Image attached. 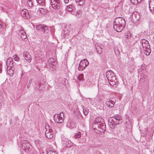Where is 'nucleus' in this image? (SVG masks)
I'll return each instance as SVG.
<instances>
[{"mask_svg":"<svg viewBox=\"0 0 154 154\" xmlns=\"http://www.w3.org/2000/svg\"><path fill=\"white\" fill-rule=\"evenodd\" d=\"M103 120L100 117H98L95 119L93 125H98L103 124Z\"/></svg>","mask_w":154,"mask_h":154,"instance_id":"obj_12","label":"nucleus"},{"mask_svg":"<svg viewBox=\"0 0 154 154\" xmlns=\"http://www.w3.org/2000/svg\"><path fill=\"white\" fill-rule=\"evenodd\" d=\"M51 3L52 8L54 9H59L61 6L60 0H51Z\"/></svg>","mask_w":154,"mask_h":154,"instance_id":"obj_7","label":"nucleus"},{"mask_svg":"<svg viewBox=\"0 0 154 154\" xmlns=\"http://www.w3.org/2000/svg\"><path fill=\"white\" fill-rule=\"evenodd\" d=\"M125 20L122 17L116 18L113 23V28L117 32L122 31L125 26Z\"/></svg>","mask_w":154,"mask_h":154,"instance_id":"obj_1","label":"nucleus"},{"mask_svg":"<svg viewBox=\"0 0 154 154\" xmlns=\"http://www.w3.org/2000/svg\"><path fill=\"white\" fill-rule=\"evenodd\" d=\"M14 68L13 66L11 68H7V72L8 73L10 76H12L14 73Z\"/></svg>","mask_w":154,"mask_h":154,"instance_id":"obj_17","label":"nucleus"},{"mask_svg":"<svg viewBox=\"0 0 154 154\" xmlns=\"http://www.w3.org/2000/svg\"><path fill=\"white\" fill-rule=\"evenodd\" d=\"M61 13L60 12V15H62L61 14Z\"/></svg>","mask_w":154,"mask_h":154,"instance_id":"obj_49","label":"nucleus"},{"mask_svg":"<svg viewBox=\"0 0 154 154\" xmlns=\"http://www.w3.org/2000/svg\"><path fill=\"white\" fill-rule=\"evenodd\" d=\"M47 154H57V153L55 152L50 151L48 152Z\"/></svg>","mask_w":154,"mask_h":154,"instance_id":"obj_38","label":"nucleus"},{"mask_svg":"<svg viewBox=\"0 0 154 154\" xmlns=\"http://www.w3.org/2000/svg\"><path fill=\"white\" fill-rule=\"evenodd\" d=\"M2 64L0 63V67H2Z\"/></svg>","mask_w":154,"mask_h":154,"instance_id":"obj_48","label":"nucleus"},{"mask_svg":"<svg viewBox=\"0 0 154 154\" xmlns=\"http://www.w3.org/2000/svg\"><path fill=\"white\" fill-rule=\"evenodd\" d=\"M2 24L0 23V29H1L2 27Z\"/></svg>","mask_w":154,"mask_h":154,"instance_id":"obj_45","label":"nucleus"},{"mask_svg":"<svg viewBox=\"0 0 154 154\" xmlns=\"http://www.w3.org/2000/svg\"><path fill=\"white\" fill-rule=\"evenodd\" d=\"M109 125H112V128L113 125L121 124L122 122V120L120 116L115 115L114 117L109 119Z\"/></svg>","mask_w":154,"mask_h":154,"instance_id":"obj_2","label":"nucleus"},{"mask_svg":"<svg viewBox=\"0 0 154 154\" xmlns=\"http://www.w3.org/2000/svg\"><path fill=\"white\" fill-rule=\"evenodd\" d=\"M149 3L151 5V7L153 8V7L154 5V0H150Z\"/></svg>","mask_w":154,"mask_h":154,"instance_id":"obj_36","label":"nucleus"},{"mask_svg":"<svg viewBox=\"0 0 154 154\" xmlns=\"http://www.w3.org/2000/svg\"><path fill=\"white\" fill-rule=\"evenodd\" d=\"M13 59L16 61H18L19 60V58L17 55H14L13 56Z\"/></svg>","mask_w":154,"mask_h":154,"instance_id":"obj_33","label":"nucleus"},{"mask_svg":"<svg viewBox=\"0 0 154 154\" xmlns=\"http://www.w3.org/2000/svg\"><path fill=\"white\" fill-rule=\"evenodd\" d=\"M52 58H50L49 60V62H54V60H53V61H52Z\"/></svg>","mask_w":154,"mask_h":154,"instance_id":"obj_42","label":"nucleus"},{"mask_svg":"<svg viewBox=\"0 0 154 154\" xmlns=\"http://www.w3.org/2000/svg\"><path fill=\"white\" fill-rule=\"evenodd\" d=\"M38 5L41 6L43 7H45V0H37Z\"/></svg>","mask_w":154,"mask_h":154,"instance_id":"obj_22","label":"nucleus"},{"mask_svg":"<svg viewBox=\"0 0 154 154\" xmlns=\"http://www.w3.org/2000/svg\"><path fill=\"white\" fill-rule=\"evenodd\" d=\"M2 67H0V73H2Z\"/></svg>","mask_w":154,"mask_h":154,"instance_id":"obj_44","label":"nucleus"},{"mask_svg":"<svg viewBox=\"0 0 154 154\" xmlns=\"http://www.w3.org/2000/svg\"><path fill=\"white\" fill-rule=\"evenodd\" d=\"M31 1L32 0H30L29 1L27 0V3L29 6H32V5Z\"/></svg>","mask_w":154,"mask_h":154,"instance_id":"obj_37","label":"nucleus"},{"mask_svg":"<svg viewBox=\"0 0 154 154\" xmlns=\"http://www.w3.org/2000/svg\"><path fill=\"white\" fill-rule=\"evenodd\" d=\"M89 100V101L91 103H93V101H92V99L91 98H87Z\"/></svg>","mask_w":154,"mask_h":154,"instance_id":"obj_39","label":"nucleus"},{"mask_svg":"<svg viewBox=\"0 0 154 154\" xmlns=\"http://www.w3.org/2000/svg\"><path fill=\"white\" fill-rule=\"evenodd\" d=\"M81 136V134L79 132L75 134L74 136V137L75 138H79Z\"/></svg>","mask_w":154,"mask_h":154,"instance_id":"obj_32","label":"nucleus"},{"mask_svg":"<svg viewBox=\"0 0 154 154\" xmlns=\"http://www.w3.org/2000/svg\"><path fill=\"white\" fill-rule=\"evenodd\" d=\"M132 36V35L130 31H128L126 32L125 35V37L126 41L128 44H130V43L132 42L133 40Z\"/></svg>","mask_w":154,"mask_h":154,"instance_id":"obj_8","label":"nucleus"},{"mask_svg":"<svg viewBox=\"0 0 154 154\" xmlns=\"http://www.w3.org/2000/svg\"><path fill=\"white\" fill-rule=\"evenodd\" d=\"M30 86V85L29 84V83L28 84V85H27V87L28 88H29V87Z\"/></svg>","mask_w":154,"mask_h":154,"instance_id":"obj_43","label":"nucleus"},{"mask_svg":"<svg viewBox=\"0 0 154 154\" xmlns=\"http://www.w3.org/2000/svg\"><path fill=\"white\" fill-rule=\"evenodd\" d=\"M19 34L21 38L22 39L24 40L27 37L26 33L24 31L23 29L22 28L20 30L19 32Z\"/></svg>","mask_w":154,"mask_h":154,"instance_id":"obj_16","label":"nucleus"},{"mask_svg":"<svg viewBox=\"0 0 154 154\" xmlns=\"http://www.w3.org/2000/svg\"><path fill=\"white\" fill-rule=\"evenodd\" d=\"M83 110L85 115H86L88 114L89 112V110L88 109L85 107H83Z\"/></svg>","mask_w":154,"mask_h":154,"instance_id":"obj_28","label":"nucleus"},{"mask_svg":"<svg viewBox=\"0 0 154 154\" xmlns=\"http://www.w3.org/2000/svg\"><path fill=\"white\" fill-rule=\"evenodd\" d=\"M151 41L152 43L154 44V36L151 39Z\"/></svg>","mask_w":154,"mask_h":154,"instance_id":"obj_40","label":"nucleus"},{"mask_svg":"<svg viewBox=\"0 0 154 154\" xmlns=\"http://www.w3.org/2000/svg\"><path fill=\"white\" fill-rule=\"evenodd\" d=\"M146 69V66L145 65H142L140 69H138V71L140 73H143L142 70H145Z\"/></svg>","mask_w":154,"mask_h":154,"instance_id":"obj_25","label":"nucleus"},{"mask_svg":"<svg viewBox=\"0 0 154 154\" xmlns=\"http://www.w3.org/2000/svg\"><path fill=\"white\" fill-rule=\"evenodd\" d=\"M72 145V143L70 140H67L66 142V146L67 147H70Z\"/></svg>","mask_w":154,"mask_h":154,"instance_id":"obj_26","label":"nucleus"},{"mask_svg":"<svg viewBox=\"0 0 154 154\" xmlns=\"http://www.w3.org/2000/svg\"><path fill=\"white\" fill-rule=\"evenodd\" d=\"M131 2L134 5H137L139 3L138 0H130Z\"/></svg>","mask_w":154,"mask_h":154,"instance_id":"obj_31","label":"nucleus"},{"mask_svg":"<svg viewBox=\"0 0 154 154\" xmlns=\"http://www.w3.org/2000/svg\"><path fill=\"white\" fill-rule=\"evenodd\" d=\"M106 76L109 81V79H112L114 77V76L113 73L111 70H107L106 72Z\"/></svg>","mask_w":154,"mask_h":154,"instance_id":"obj_15","label":"nucleus"},{"mask_svg":"<svg viewBox=\"0 0 154 154\" xmlns=\"http://www.w3.org/2000/svg\"><path fill=\"white\" fill-rule=\"evenodd\" d=\"M38 12L42 15H44L47 13V10L43 8H39L38 10Z\"/></svg>","mask_w":154,"mask_h":154,"instance_id":"obj_23","label":"nucleus"},{"mask_svg":"<svg viewBox=\"0 0 154 154\" xmlns=\"http://www.w3.org/2000/svg\"><path fill=\"white\" fill-rule=\"evenodd\" d=\"M92 104L94 106H96L97 105L98 103V100L97 98H94L93 100Z\"/></svg>","mask_w":154,"mask_h":154,"instance_id":"obj_29","label":"nucleus"},{"mask_svg":"<svg viewBox=\"0 0 154 154\" xmlns=\"http://www.w3.org/2000/svg\"><path fill=\"white\" fill-rule=\"evenodd\" d=\"M45 134L46 137L49 139H50L52 137V134L51 130H47L45 132Z\"/></svg>","mask_w":154,"mask_h":154,"instance_id":"obj_19","label":"nucleus"},{"mask_svg":"<svg viewBox=\"0 0 154 154\" xmlns=\"http://www.w3.org/2000/svg\"><path fill=\"white\" fill-rule=\"evenodd\" d=\"M3 94L2 91L0 90V108L3 106L4 103V100L3 99Z\"/></svg>","mask_w":154,"mask_h":154,"instance_id":"obj_18","label":"nucleus"},{"mask_svg":"<svg viewBox=\"0 0 154 154\" xmlns=\"http://www.w3.org/2000/svg\"><path fill=\"white\" fill-rule=\"evenodd\" d=\"M151 5L150 4H149V8L150 9V11L152 13H154V5L153 7V8L151 7Z\"/></svg>","mask_w":154,"mask_h":154,"instance_id":"obj_35","label":"nucleus"},{"mask_svg":"<svg viewBox=\"0 0 154 154\" xmlns=\"http://www.w3.org/2000/svg\"><path fill=\"white\" fill-rule=\"evenodd\" d=\"M144 51V53L146 55L148 56L150 54L151 52V50L150 49V47L146 48L145 49L143 50Z\"/></svg>","mask_w":154,"mask_h":154,"instance_id":"obj_21","label":"nucleus"},{"mask_svg":"<svg viewBox=\"0 0 154 154\" xmlns=\"http://www.w3.org/2000/svg\"><path fill=\"white\" fill-rule=\"evenodd\" d=\"M109 107H112L114 105V102L112 100H108L106 103Z\"/></svg>","mask_w":154,"mask_h":154,"instance_id":"obj_20","label":"nucleus"},{"mask_svg":"<svg viewBox=\"0 0 154 154\" xmlns=\"http://www.w3.org/2000/svg\"><path fill=\"white\" fill-rule=\"evenodd\" d=\"M129 70H130V71H131V68H130V69Z\"/></svg>","mask_w":154,"mask_h":154,"instance_id":"obj_50","label":"nucleus"},{"mask_svg":"<svg viewBox=\"0 0 154 154\" xmlns=\"http://www.w3.org/2000/svg\"><path fill=\"white\" fill-rule=\"evenodd\" d=\"M79 141L80 143H82L83 142V141L81 140L80 139L79 140Z\"/></svg>","mask_w":154,"mask_h":154,"instance_id":"obj_46","label":"nucleus"},{"mask_svg":"<svg viewBox=\"0 0 154 154\" xmlns=\"http://www.w3.org/2000/svg\"><path fill=\"white\" fill-rule=\"evenodd\" d=\"M20 15L23 17H25L26 18H29L28 11L26 9H23L20 12Z\"/></svg>","mask_w":154,"mask_h":154,"instance_id":"obj_11","label":"nucleus"},{"mask_svg":"<svg viewBox=\"0 0 154 154\" xmlns=\"http://www.w3.org/2000/svg\"><path fill=\"white\" fill-rule=\"evenodd\" d=\"M83 78V74H80L77 77V79L80 81H82Z\"/></svg>","mask_w":154,"mask_h":154,"instance_id":"obj_30","label":"nucleus"},{"mask_svg":"<svg viewBox=\"0 0 154 154\" xmlns=\"http://www.w3.org/2000/svg\"><path fill=\"white\" fill-rule=\"evenodd\" d=\"M21 148L26 152L30 151L32 149V146L29 143L28 141L26 140L21 141Z\"/></svg>","mask_w":154,"mask_h":154,"instance_id":"obj_3","label":"nucleus"},{"mask_svg":"<svg viewBox=\"0 0 154 154\" xmlns=\"http://www.w3.org/2000/svg\"><path fill=\"white\" fill-rule=\"evenodd\" d=\"M64 2L65 3H67L69 2V0H64Z\"/></svg>","mask_w":154,"mask_h":154,"instance_id":"obj_41","label":"nucleus"},{"mask_svg":"<svg viewBox=\"0 0 154 154\" xmlns=\"http://www.w3.org/2000/svg\"><path fill=\"white\" fill-rule=\"evenodd\" d=\"M140 43L142 45L143 50L146 48L150 47L148 42L146 40L144 39L141 40L140 41Z\"/></svg>","mask_w":154,"mask_h":154,"instance_id":"obj_9","label":"nucleus"},{"mask_svg":"<svg viewBox=\"0 0 154 154\" xmlns=\"http://www.w3.org/2000/svg\"><path fill=\"white\" fill-rule=\"evenodd\" d=\"M75 1L76 3L79 5L81 6L84 4L85 0H75Z\"/></svg>","mask_w":154,"mask_h":154,"instance_id":"obj_24","label":"nucleus"},{"mask_svg":"<svg viewBox=\"0 0 154 154\" xmlns=\"http://www.w3.org/2000/svg\"><path fill=\"white\" fill-rule=\"evenodd\" d=\"M96 51L99 54H102V48H103V45L99 43H97L95 45Z\"/></svg>","mask_w":154,"mask_h":154,"instance_id":"obj_10","label":"nucleus"},{"mask_svg":"<svg viewBox=\"0 0 154 154\" xmlns=\"http://www.w3.org/2000/svg\"><path fill=\"white\" fill-rule=\"evenodd\" d=\"M142 0H138V1L139 3L141 2Z\"/></svg>","mask_w":154,"mask_h":154,"instance_id":"obj_47","label":"nucleus"},{"mask_svg":"<svg viewBox=\"0 0 154 154\" xmlns=\"http://www.w3.org/2000/svg\"><path fill=\"white\" fill-rule=\"evenodd\" d=\"M67 127L70 129L74 128L75 127V124L70 123H68L67 125Z\"/></svg>","mask_w":154,"mask_h":154,"instance_id":"obj_27","label":"nucleus"},{"mask_svg":"<svg viewBox=\"0 0 154 154\" xmlns=\"http://www.w3.org/2000/svg\"><path fill=\"white\" fill-rule=\"evenodd\" d=\"M89 64V62L87 59L82 60L79 63L78 67L79 70L82 71L84 70Z\"/></svg>","mask_w":154,"mask_h":154,"instance_id":"obj_5","label":"nucleus"},{"mask_svg":"<svg viewBox=\"0 0 154 154\" xmlns=\"http://www.w3.org/2000/svg\"><path fill=\"white\" fill-rule=\"evenodd\" d=\"M72 6H69L67 7L66 10L69 12H71L72 10Z\"/></svg>","mask_w":154,"mask_h":154,"instance_id":"obj_34","label":"nucleus"},{"mask_svg":"<svg viewBox=\"0 0 154 154\" xmlns=\"http://www.w3.org/2000/svg\"><path fill=\"white\" fill-rule=\"evenodd\" d=\"M36 28L38 30H41L44 33H47L49 32L48 26L45 25L39 24L36 25Z\"/></svg>","mask_w":154,"mask_h":154,"instance_id":"obj_6","label":"nucleus"},{"mask_svg":"<svg viewBox=\"0 0 154 154\" xmlns=\"http://www.w3.org/2000/svg\"><path fill=\"white\" fill-rule=\"evenodd\" d=\"M23 55L25 59L29 62L31 61L32 59L31 55L27 52H24L23 53Z\"/></svg>","mask_w":154,"mask_h":154,"instance_id":"obj_14","label":"nucleus"},{"mask_svg":"<svg viewBox=\"0 0 154 154\" xmlns=\"http://www.w3.org/2000/svg\"><path fill=\"white\" fill-rule=\"evenodd\" d=\"M6 66L7 68L13 66V61L11 57H9L8 59L6 61Z\"/></svg>","mask_w":154,"mask_h":154,"instance_id":"obj_13","label":"nucleus"},{"mask_svg":"<svg viewBox=\"0 0 154 154\" xmlns=\"http://www.w3.org/2000/svg\"><path fill=\"white\" fill-rule=\"evenodd\" d=\"M54 119L55 122L58 123H62L64 120V114L61 112L58 114H55L54 115Z\"/></svg>","mask_w":154,"mask_h":154,"instance_id":"obj_4","label":"nucleus"}]
</instances>
